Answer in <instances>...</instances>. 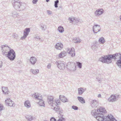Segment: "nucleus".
Segmentation results:
<instances>
[{"label":"nucleus","instance_id":"25","mask_svg":"<svg viewBox=\"0 0 121 121\" xmlns=\"http://www.w3.org/2000/svg\"><path fill=\"white\" fill-rule=\"evenodd\" d=\"M78 94L79 95H82L85 91V90L83 88L80 87L78 89Z\"/></svg>","mask_w":121,"mask_h":121},{"label":"nucleus","instance_id":"33","mask_svg":"<svg viewBox=\"0 0 121 121\" xmlns=\"http://www.w3.org/2000/svg\"><path fill=\"white\" fill-rule=\"evenodd\" d=\"M58 30L61 33H62L64 31L63 27L61 26H59L58 28Z\"/></svg>","mask_w":121,"mask_h":121},{"label":"nucleus","instance_id":"42","mask_svg":"<svg viewBox=\"0 0 121 121\" xmlns=\"http://www.w3.org/2000/svg\"><path fill=\"white\" fill-rule=\"evenodd\" d=\"M40 27H41V29L42 30H45L46 28V26L45 25L41 26Z\"/></svg>","mask_w":121,"mask_h":121},{"label":"nucleus","instance_id":"11","mask_svg":"<svg viewBox=\"0 0 121 121\" xmlns=\"http://www.w3.org/2000/svg\"><path fill=\"white\" fill-rule=\"evenodd\" d=\"M101 28L100 26L95 24L93 27V30L94 33H96L100 30Z\"/></svg>","mask_w":121,"mask_h":121},{"label":"nucleus","instance_id":"23","mask_svg":"<svg viewBox=\"0 0 121 121\" xmlns=\"http://www.w3.org/2000/svg\"><path fill=\"white\" fill-rule=\"evenodd\" d=\"M32 97L33 98H35L36 99H38L39 101L41 100H43L41 99V97H39L38 95V93H35L32 95Z\"/></svg>","mask_w":121,"mask_h":121},{"label":"nucleus","instance_id":"46","mask_svg":"<svg viewBox=\"0 0 121 121\" xmlns=\"http://www.w3.org/2000/svg\"><path fill=\"white\" fill-rule=\"evenodd\" d=\"M34 38L37 39H39V40H40L41 39V38H39V36L37 35H35L34 37Z\"/></svg>","mask_w":121,"mask_h":121},{"label":"nucleus","instance_id":"14","mask_svg":"<svg viewBox=\"0 0 121 121\" xmlns=\"http://www.w3.org/2000/svg\"><path fill=\"white\" fill-rule=\"evenodd\" d=\"M91 106L92 108H96L98 105V103L97 101L95 100H93L91 101Z\"/></svg>","mask_w":121,"mask_h":121},{"label":"nucleus","instance_id":"41","mask_svg":"<svg viewBox=\"0 0 121 121\" xmlns=\"http://www.w3.org/2000/svg\"><path fill=\"white\" fill-rule=\"evenodd\" d=\"M65 119L62 117H61L59 118V119L57 121H65Z\"/></svg>","mask_w":121,"mask_h":121},{"label":"nucleus","instance_id":"47","mask_svg":"<svg viewBox=\"0 0 121 121\" xmlns=\"http://www.w3.org/2000/svg\"><path fill=\"white\" fill-rule=\"evenodd\" d=\"M51 121H56V119L54 117H52L50 119Z\"/></svg>","mask_w":121,"mask_h":121},{"label":"nucleus","instance_id":"21","mask_svg":"<svg viewBox=\"0 0 121 121\" xmlns=\"http://www.w3.org/2000/svg\"><path fill=\"white\" fill-rule=\"evenodd\" d=\"M59 99L63 102H68V100L63 95H60L59 96Z\"/></svg>","mask_w":121,"mask_h":121},{"label":"nucleus","instance_id":"49","mask_svg":"<svg viewBox=\"0 0 121 121\" xmlns=\"http://www.w3.org/2000/svg\"><path fill=\"white\" fill-rule=\"evenodd\" d=\"M38 0H33L32 1L33 3L34 4H36L38 1Z\"/></svg>","mask_w":121,"mask_h":121},{"label":"nucleus","instance_id":"30","mask_svg":"<svg viewBox=\"0 0 121 121\" xmlns=\"http://www.w3.org/2000/svg\"><path fill=\"white\" fill-rule=\"evenodd\" d=\"M98 41L100 44H103L105 43V41L104 38L103 37L100 38L99 39Z\"/></svg>","mask_w":121,"mask_h":121},{"label":"nucleus","instance_id":"7","mask_svg":"<svg viewBox=\"0 0 121 121\" xmlns=\"http://www.w3.org/2000/svg\"><path fill=\"white\" fill-rule=\"evenodd\" d=\"M48 102V104L52 106V108L53 109H55V107L54 106H56L55 104H54L53 98L52 96H48L47 98Z\"/></svg>","mask_w":121,"mask_h":121},{"label":"nucleus","instance_id":"54","mask_svg":"<svg viewBox=\"0 0 121 121\" xmlns=\"http://www.w3.org/2000/svg\"><path fill=\"white\" fill-rule=\"evenodd\" d=\"M101 96V95L100 94H99V95H98V97H100Z\"/></svg>","mask_w":121,"mask_h":121},{"label":"nucleus","instance_id":"56","mask_svg":"<svg viewBox=\"0 0 121 121\" xmlns=\"http://www.w3.org/2000/svg\"><path fill=\"white\" fill-rule=\"evenodd\" d=\"M49 1V0H46V1L47 2H48Z\"/></svg>","mask_w":121,"mask_h":121},{"label":"nucleus","instance_id":"17","mask_svg":"<svg viewBox=\"0 0 121 121\" xmlns=\"http://www.w3.org/2000/svg\"><path fill=\"white\" fill-rule=\"evenodd\" d=\"M97 112L101 113H105L107 112L105 109L101 107H100L99 108H98L97 110Z\"/></svg>","mask_w":121,"mask_h":121},{"label":"nucleus","instance_id":"5","mask_svg":"<svg viewBox=\"0 0 121 121\" xmlns=\"http://www.w3.org/2000/svg\"><path fill=\"white\" fill-rule=\"evenodd\" d=\"M67 68L70 71H75L76 70L75 64L73 63L69 62L66 65Z\"/></svg>","mask_w":121,"mask_h":121},{"label":"nucleus","instance_id":"27","mask_svg":"<svg viewBox=\"0 0 121 121\" xmlns=\"http://www.w3.org/2000/svg\"><path fill=\"white\" fill-rule=\"evenodd\" d=\"M98 113H96V110L94 109L91 111V114L93 116L96 118L98 115L97 114H98L99 113V112Z\"/></svg>","mask_w":121,"mask_h":121},{"label":"nucleus","instance_id":"22","mask_svg":"<svg viewBox=\"0 0 121 121\" xmlns=\"http://www.w3.org/2000/svg\"><path fill=\"white\" fill-rule=\"evenodd\" d=\"M116 97L114 95H112L108 99V100L109 102H113L116 101Z\"/></svg>","mask_w":121,"mask_h":121},{"label":"nucleus","instance_id":"32","mask_svg":"<svg viewBox=\"0 0 121 121\" xmlns=\"http://www.w3.org/2000/svg\"><path fill=\"white\" fill-rule=\"evenodd\" d=\"M73 41L75 43H79L81 41L80 40V39L78 38H75L73 39Z\"/></svg>","mask_w":121,"mask_h":121},{"label":"nucleus","instance_id":"24","mask_svg":"<svg viewBox=\"0 0 121 121\" xmlns=\"http://www.w3.org/2000/svg\"><path fill=\"white\" fill-rule=\"evenodd\" d=\"M67 54V52L66 51H63L60 53L58 56L60 58H62L66 56Z\"/></svg>","mask_w":121,"mask_h":121},{"label":"nucleus","instance_id":"19","mask_svg":"<svg viewBox=\"0 0 121 121\" xmlns=\"http://www.w3.org/2000/svg\"><path fill=\"white\" fill-rule=\"evenodd\" d=\"M11 16L14 17L16 18L19 17V15L17 13V10H15L12 11L11 13Z\"/></svg>","mask_w":121,"mask_h":121},{"label":"nucleus","instance_id":"45","mask_svg":"<svg viewBox=\"0 0 121 121\" xmlns=\"http://www.w3.org/2000/svg\"><path fill=\"white\" fill-rule=\"evenodd\" d=\"M72 108L73 109L75 110H77L78 109V107H77L74 105L73 106H72Z\"/></svg>","mask_w":121,"mask_h":121},{"label":"nucleus","instance_id":"10","mask_svg":"<svg viewBox=\"0 0 121 121\" xmlns=\"http://www.w3.org/2000/svg\"><path fill=\"white\" fill-rule=\"evenodd\" d=\"M30 29L29 28H26L24 30V35L21 37V39L22 40L25 39L28 35L30 31Z\"/></svg>","mask_w":121,"mask_h":121},{"label":"nucleus","instance_id":"57","mask_svg":"<svg viewBox=\"0 0 121 121\" xmlns=\"http://www.w3.org/2000/svg\"><path fill=\"white\" fill-rule=\"evenodd\" d=\"M42 40H41V41H42Z\"/></svg>","mask_w":121,"mask_h":121},{"label":"nucleus","instance_id":"37","mask_svg":"<svg viewBox=\"0 0 121 121\" xmlns=\"http://www.w3.org/2000/svg\"><path fill=\"white\" fill-rule=\"evenodd\" d=\"M77 65L78 67L80 69H81L82 67V64L79 62H77Z\"/></svg>","mask_w":121,"mask_h":121},{"label":"nucleus","instance_id":"26","mask_svg":"<svg viewBox=\"0 0 121 121\" xmlns=\"http://www.w3.org/2000/svg\"><path fill=\"white\" fill-rule=\"evenodd\" d=\"M25 106L27 108H29L30 107V102L28 100H26L24 102Z\"/></svg>","mask_w":121,"mask_h":121},{"label":"nucleus","instance_id":"36","mask_svg":"<svg viewBox=\"0 0 121 121\" xmlns=\"http://www.w3.org/2000/svg\"><path fill=\"white\" fill-rule=\"evenodd\" d=\"M55 4L54 6L55 8H57L58 7V4L59 3V1L58 0H57L54 2Z\"/></svg>","mask_w":121,"mask_h":121},{"label":"nucleus","instance_id":"44","mask_svg":"<svg viewBox=\"0 0 121 121\" xmlns=\"http://www.w3.org/2000/svg\"><path fill=\"white\" fill-rule=\"evenodd\" d=\"M2 52L3 54V55H6L7 56V54L8 52H6L5 51L4 49L2 50Z\"/></svg>","mask_w":121,"mask_h":121},{"label":"nucleus","instance_id":"29","mask_svg":"<svg viewBox=\"0 0 121 121\" xmlns=\"http://www.w3.org/2000/svg\"><path fill=\"white\" fill-rule=\"evenodd\" d=\"M38 103L40 106H43V107L45 106L44 101L43 100H41L40 101H39V102Z\"/></svg>","mask_w":121,"mask_h":121},{"label":"nucleus","instance_id":"58","mask_svg":"<svg viewBox=\"0 0 121 121\" xmlns=\"http://www.w3.org/2000/svg\"><path fill=\"white\" fill-rule=\"evenodd\" d=\"M0 121H1L0 120Z\"/></svg>","mask_w":121,"mask_h":121},{"label":"nucleus","instance_id":"48","mask_svg":"<svg viewBox=\"0 0 121 121\" xmlns=\"http://www.w3.org/2000/svg\"><path fill=\"white\" fill-rule=\"evenodd\" d=\"M51 66V64H49L47 66V67L48 69H50Z\"/></svg>","mask_w":121,"mask_h":121},{"label":"nucleus","instance_id":"12","mask_svg":"<svg viewBox=\"0 0 121 121\" xmlns=\"http://www.w3.org/2000/svg\"><path fill=\"white\" fill-rule=\"evenodd\" d=\"M67 49V53L69 54L71 56L73 57L75 56V49L73 48H72L70 49L69 48H68Z\"/></svg>","mask_w":121,"mask_h":121},{"label":"nucleus","instance_id":"53","mask_svg":"<svg viewBox=\"0 0 121 121\" xmlns=\"http://www.w3.org/2000/svg\"><path fill=\"white\" fill-rule=\"evenodd\" d=\"M98 81L100 83L101 81V79H99L98 80Z\"/></svg>","mask_w":121,"mask_h":121},{"label":"nucleus","instance_id":"3","mask_svg":"<svg viewBox=\"0 0 121 121\" xmlns=\"http://www.w3.org/2000/svg\"><path fill=\"white\" fill-rule=\"evenodd\" d=\"M60 100L58 99H56L55 100L54 104H55L56 106L54 107H55V109H53L55 110L58 113L60 114V115L62 116H63L62 115V110L60 108L59 106H57L60 104Z\"/></svg>","mask_w":121,"mask_h":121},{"label":"nucleus","instance_id":"16","mask_svg":"<svg viewBox=\"0 0 121 121\" xmlns=\"http://www.w3.org/2000/svg\"><path fill=\"white\" fill-rule=\"evenodd\" d=\"M2 89L3 94L6 95L8 94L9 93V91L7 87L2 86Z\"/></svg>","mask_w":121,"mask_h":121},{"label":"nucleus","instance_id":"15","mask_svg":"<svg viewBox=\"0 0 121 121\" xmlns=\"http://www.w3.org/2000/svg\"><path fill=\"white\" fill-rule=\"evenodd\" d=\"M107 121H117L113 117L111 114H108L107 116Z\"/></svg>","mask_w":121,"mask_h":121},{"label":"nucleus","instance_id":"34","mask_svg":"<svg viewBox=\"0 0 121 121\" xmlns=\"http://www.w3.org/2000/svg\"><path fill=\"white\" fill-rule=\"evenodd\" d=\"M75 18L74 17H70L68 18V20L70 21V23H72L74 22Z\"/></svg>","mask_w":121,"mask_h":121},{"label":"nucleus","instance_id":"8","mask_svg":"<svg viewBox=\"0 0 121 121\" xmlns=\"http://www.w3.org/2000/svg\"><path fill=\"white\" fill-rule=\"evenodd\" d=\"M56 64L60 69H64L65 68V64L62 62L56 61Z\"/></svg>","mask_w":121,"mask_h":121},{"label":"nucleus","instance_id":"39","mask_svg":"<svg viewBox=\"0 0 121 121\" xmlns=\"http://www.w3.org/2000/svg\"><path fill=\"white\" fill-rule=\"evenodd\" d=\"M28 121H31L33 119V118L31 116H29L26 118Z\"/></svg>","mask_w":121,"mask_h":121},{"label":"nucleus","instance_id":"31","mask_svg":"<svg viewBox=\"0 0 121 121\" xmlns=\"http://www.w3.org/2000/svg\"><path fill=\"white\" fill-rule=\"evenodd\" d=\"M30 71L34 74H36L39 72V70L38 69L35 70L31 69Z\"/></svg>","mask_w":121,"mask_h":121},{"label":"nucleus","instance_id":"2","mask_svg":"<svg viewBox=\"0 0 121 121\" xmlns=\"http://www.w3.org/2000/svg\"><path fill=\"white\" fill-rule=\"evenodd\" d=\"M19 0H13V5L15 9L19 11L23 10L25 8L22 5V3L18 2Z\"/></svg>","mask_w":121,"mask_h":121},{"label":"nucleus","instance_id":"55","mask_svg":"<svg viewBox=\"0 0 121 121\" xmlns=\"http://www.w3.org/2000/svg\"><path fill=\"white\" fill-rule=\"evenodd\" d=\"M120 20L121 21V15L120 16Z\"/></svg>","mask_w":121,"mask_h":121},{"label":"nucleus","instance_id":"50","mask_svg":"<svg viewBox=\"0 0 121 121\" xmlns=\"http://www.w3.org/2000/svg\"><path fill=\"white\" fill-rule=\"evenodd\" d=\"M3 62L1 61H0V68L2 66Z\"/></svg>","mask_w":121,"mask_h":121},{"label":"nucleus","instance_id":"1","mask_svg":"<svg viewBox=\"0 0 121 121\" xmlns=\"http://www.w3.org/2000/svg\"><path fill=\"white\" fill-rule=\"evenodd\" d=\"M118 54L120 55L121 56L119 57V59L118 60L116 64L120 68H121V54L116 53L113 54H109L100 58L99 60L103 63L109 64L112 62V59L116 60Z\"/></svg>","mask_w":121,"mask_h":121},{"label":"nucleus","instance_id":"9","mask_svg":"<svg viewBox=\"0 0 121 121\" xmlns=\"http://www.w3.org/2000/svg\"><path fill=\"white\" fill-rule=\"evenodd\" d=\"M6 104L10 107H14L15 105L13 101H12L9 98H8L5 100Z\"/></svg>","mask_w":121,"mask_h":121},{"label":"nucleus","instance_id":"35","mask_svg":"<svg viewBox=\"0 0 121 121\" xmlns=\"http://www.w3.org/2000/svg\"><path fill=\"white\" fill-rule=\"evenodd\" d=\"M76 22L75 23L76 24L78 23L79 22L81 23L82 22V20H81L79 18H77L75 19L74 22Z\"/></svg>","mask_w":121,"mask_h":121},{"label":"nucleus","instance_id":"43","mask_svg":"<svg viewBox=\"0 0 121 121\" xmlns=\"http://www.w3.org/2000/svg\"><path fill=\"white\" fill-rule=\"evenodd\" d=\"M13 36L15 39H17L18 38V35L16 34H13Z\"/></svg>","mask_w":121,"mask_h":121},{"label":"nucleus","instance_id":"38","mask_svg":"<svg viewBox=\"0 0 121 121\" xmlns=\"http://www.w3.org/2000/svg\"><path fill=\"white\" fill-rule=\"evenodd\" d=\"M5 47H8L9 49V50H10V48H11L9 46H8L7 45H3L1 46V50H3V49Z\"/></svg>","mask_w":121,"mask_h":121},{"label":"nucleus","instance_id":"13","mask_svg":"<svg viewBox=\"0 0 121 121\" xmlns=\"http://www.w3.org/2000/svg\"><path fill=\"white\" fill-rule=\"evenodd\" d=\"M104 12V10L102 9H99L97 10L95 12V14L97 17L99 16Z\"/></svg>","mask_w":121,"mask_h":121},{"label":"nucleus","instance_id":"18","mask_svg":"<svg viewBox=\"0 0 121 121\" xmlns=\"http://www.w3.org/2000/svg\"><path fill=\"white\" fill-rule=\"evenodd\" d=\"M55 47L56 49L61 50L63 48V45L62 43L59 42L57 43Z\"/></svg>","mask_w":121,"mask_h":121},{"label":"nucleus","instance_id":"20","mask_svg":"<svg viewBox=\"0 0 121 121\" xmlns=\"http://www.w3.org/2000/svg\"><path fill=\"white\" fill-rule=\"evenodd\" d=\"M37 61L36 58L34 57H31L30 59V61L32 65H34Z\"/></svg>","mask_w":121,"mask_h":121},{"label":"nucleus","instance_id":"6","mask_svg":"<svg viewBox=\"0 0 121 121\" xmlns=\"http://www.w3.org/2000/svg\"><path fill=\"white\" fill-rule=\"evenodd\" d=\"M97 116L95 118L99 121H107V116H104V114L99 113L97 114Z\"/></svg>","mask_w":121,"mask_h":121},{"label":"nucleus","instance_id":"40","mask_svg":"<svg viewBox=\"0 0 121 121\" xmlns=\"http://www.w3.org/2000/svg\"><path fill=\"white\" fill-rule=\"evenodd\" d=\"M91 48L93 50H95L97 48V46L95 44H94L92 46Z\"/></svg>","mask_w":121,"mask_h":121},{"label":"nucleus","instance_id":"51","mask_svg":"<svg viewBox=\"0 0 121 121\" xmlns=\"http://www.w3.org/2000/svg\"><path fill=\"white\" fill-rule=\"evenodd\" d=\"M47 12L49 15H51L52 14V12L51 11L49 10H47Z\"/></svg>","mask_w":121,"mask_h":121},{"label":"nucleus","instance_id":"52","mask_svg":"<svg viewBox=\"0 0 121 121\" xmlns=\"http://www.w3.org/2000/svg\"><path fill=\"white\" fill-rule=\"evenodd\" d=\"M3 107L2 105L0 104V112L3 109Z\"/></svg>","mask_w":121,"mask_h":121},{"label":"nucleus","instance_id":"4","mask_svg":"<svg viewBox=\"0 0 121 121\" xmlns=\"http://www.w3.org/2000/svg\"><path fill=\"white\" fill-rule=\"evenodd\" d=\"M16 56L15 52L11 48L9 51L8 52L6 56L10 60H13L15 58Z\"/></svg>","mask_w":121,"mask_h":121},{"label":"nucleus","instance_id":"28","mask_svg":"<svg viewBox=\"0 0 121 121\" xmlns=\"http://www.w3.org/2000/svg\"><path fill=\"white\" fill-rule=\"evenodd\" d=\"M79 101L82 103L83 104L85 103L84 99L81 97L78 96L77 97Z\"/></svg>","mask_w":121,"mask_h":121}]
</instances>
